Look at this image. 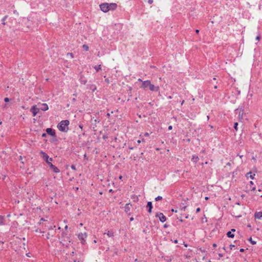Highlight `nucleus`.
I'll use <instances>...</instances> for the list:
<instances>
[{"label": "nucleus", "mask_w": 262, "mask_h": 262, "mask_svg": "<svg viewBox=\"0 0 262 262\" xmlns=\"http://www.w3.org/2000/svg\"><path fill=\"white\" fill-rule=\"evenodd\" d=\"M144 135L145 137H148V136H149V134L148 133H145Z\"/></svg>", "instance_id": "36"}, {"label": "nucleus", "mask_w": 262, "mask_h": 262, "mask_svg": "<svg viewBox=\"0 0 262 262\" xmlns=\"http://www.w3.org/2000/svg\"><path fill=\"white\" fill-rule=\"evenodd\" d=\"M186 206H184V207L182 208V209H183V210H185V209H186Z\"/></svg>", "instance_id": "48"}, {"label": "nucleus", "mask_w": 262, "mask_h": 262, "mask_svg": "<svg viewBox=\"0 0 262 262\" xmlns=\"http://www.w3.org/2000/svg\"><path fill=\"white\" fill-rule=\"evenodd\" d=\"M237 125H238L237 122H235L234 124V128L236 130H237Z\"/></svg>", "instance_id": "29"}, {"label": "nucleus", "mask_w": 262, "mask_h": 262, "mask_svg": "<svg viewBox=\"0 0 262 262\" xmlns=\"http://www.w3.org/2000/svg\"><path fill=\"white\" fill-rule=\"evenodd\" d=\"M138 80L139 81H141V82H142V81H143L141 80V79H140V78H139Z\"/></svg>", "instance_id": "54"}, {"label": "nucleus", "mask_w": 262, "mask_h": 262, "mask_svg": "<svg viewBox=\"0 0 262 262\" xmlns=\"http://www.w3.org/2000/svg\"><path fill=\"white\" fill-rule=\"evenodd\" d=\"M147 207H148V212L149 213H151V209H152V208L151 202H148L147 203Z\"/></svg>", "instance_id": "15"}, {"label": "nucleus", "mask_w": 262, "mask_h": 262, "mask_svg": "<svg viewBox=\"0 0 262 262\" xmlns=\"http://www.w3.org/2000/svg\"><path fill=\"white\" fill-rule=\"evenodd\" d=\"M129 148L130 149H133V147H129Z\"/></svg>", "instance_id": "63"}, {"label": "nucleus", "mask_w": 262, "mask_h": 262, "mask_svg": "<svg viewBox=\"0 0 262 262\" xmlns=\"http://www.w3.org/2000/svg\"><path fill=\"white\" fill-rule=\"evenodd\" d=\"M150 80H145V81H142L141 88H143V89H145L147 87H149V85H150Z\"/></svg>", "instance_id": "9"}, {"label": "nucleus", "mask_w": 262, "mask_h": 262, "mask_svg": "<svg viewBox=\"0 0 262 262\" xmlns=\"http://www.w3.org/2000/svg\"><path fill=\"white\" fill-rule=\"evenodd\" d=\"M113 111H112V112H111V113H107L106 114V116H107L108 118H109V117H110L111 114H113Z\"/></svg>", "instance_id": "30"}, {"label": "nucleus", "mask_w": 262, "mask_h": 262, "mask_svg": "<svg viewBox=\"0 0 262 262\" xmlns=\"http://www.w3.org/2000/svg\"><path fill=\"white\" fill-rule=\"evenodd\" d=\"M195 32H196V33H198L199 32V30L196 29V30H195Z\"/></svg>", "instance_id": "51"}, {"label": "nucleus", "mask_w": 262, "mask_h": 262, "mask_svg": "<svg viewBox=\"0 0 262 262\" xmlns=\"http://www.w3.org/2000/svg\"><path fill=\"white\" fill-rule=\"evenodd\" d=\"M71 168H72V169H74V170H76L75 166L74 165H72L71 166Z\"/></svg>", "instance_id": "37"}, {"label": "nucleus", "mask_w": 262, "mask_h": 262, "mask_svg": "<svg viewBox=\"0 0 262 262\" xmlns=\"http://www.w3.org/2000/svg\"><path fill=\"white\" fill-rule=\"evenodd\" d=\"M53 236V234L52 233H50V232L48 233V234L46 235V238L47 239H50L51 237H52Z\"/></svg>", "instance_id": "22"}, {"label": "nucleus", "mask_w": 262, "mask_h": 262, "mask_svg": "<svg viewBox=\"0 0 262 262\" xmlns=\"http://www.w3.org/2000/svg\"><path fill=\"white\" fill-rule=\"evenodd\" d=\"M129 205V204H126V205H125L126 209H128V210H129V208H128V205Z\"/></svg>", "instance_id": "39"}, {"label": "nucleus", "mask_w": 262, "mask_h": 262, "mask_svg": "<svg viewBox=\"0 0 262 262\" xmlns=\"http://www.w3.org/2000/svg\"><path fill=\"white\" fill-rule=\"evenodd\" d=\"M68 228V226L67 225H66L65 227H64V228L65 229H67Z\"/></svg>", "instance_id": "56"}, {"label": "nucleus", "mask_w": 262, "mask_h": 262, "mask_svg": "<svg viewBox=\"0 0 262 262\" xmlns=\"http://www.w3.org/2000/svg\"><path fill=\"white\" fill-rule=\"evenodd\" d=\"M213 247H216V245L215 244H214L213 245Z\"/></svg>", "instance_id": "64"}, {"label": "nucleus", "mask_w": 262, "mask_h": 262, "mask_svg": "<svg viewBox=\"0 0 262 262\" xmlns=\"http://www.w3.org/2000/svg\"><path fill=\"white\" fill-rule=\"evenodd\" d=\"M105 81L107 83H109V82H110V81H109V80H108V79H106L105 80Z\"/></svg>", "instance_id": "47"}, {"label": "nucleus", "mask_w": 262, "mask_h": 262, "mask_svg": "<svg viewBox=\"0 0 262 262\" xmlns=\"http://www.w3.org/2000/svg\"><path fill=\"white\" fill-rule=\"evenodd\" d=\"M248 175L250 174V176L249 177L251 179H254V176H255V174H253V175H252L251 174V172H250L249 173H247Z\"/></svg>", "instance_id": "28"}, {"label": "nucleus", "mask_w": 262, "mask_h": 262, "mask_svg": "<svg viewBox=\"0 0 262 262\" xmlns=\"http://www.w3.org/2000/svg\"><path fill=\"white\" fill-rule=\"evenodd\" d=\"M230 249L232 250L233 247H234V245H230Z\"/></svg>", "instance_id": "41"}, {"label": "nucleus", "mask_w": 262, "mask_h": 262, "mask_svg": "<svg viewBox=\"0 0 262 262\" xmlns=\"http://www.w3.org/2000/svg\"><path fill=\"white\" fill-rule=\"evenodd\" d=\"M156 216L158 217L160 221L162 223L165 222L166 220V216L162 213H159L157 214Z\"/></svg>", "instance_id": "7"}, {"label": "nucleus", "mask_w": 262, "mask_h": 262, "mask_svg": "<svg viewBox=\"0 0 262 262\" xmlns=\"http://www.w3.org/2000/svg\"><path fill=\"white\" fill-rule=\"evenodd\" d=\"M227 235L228 237L233 238L234 237V234L231 232V231H228L227 233Z\"/></svg>", "instance_id": "17"}, {"label": "nucleus", "mask_w": 262, "mask_h": 262, "mask_svg": "<svg viewBox=\"0 0 262 262\" xmlns=\"http://www.w3.org/2000/svg\"><path fill=\"white\" fill-rule=\"evenodd\" d=\"M104 234H106L109 237L114 236V233L110 231H108L107 233H104Z\"/></svg>", "instance_id": "20"}, {"label": "nucleus", "mask_w": 262, "mask_h": 262, "mask_svg": "<svg viewBox=\"0 0 262 262\" xmlns=\"http://www.w3.org/2000/svg\"><path fill=\"white\" fill-rule=\"evenodd\" d=\"M67 56H70V57H71V58H74V55H73V53H68L67 54Z\"/></svg>", "instance_id": "27"}, {"label": "nucleus", "mask_w": 262, "mask_h": 262, "mask_svg": "<svg viewBox=\"0 0 262 262\" xmlns=\"http://www.w3.org/2000/svg\"><path fill=\"white\" fill-rule=\"evenodd\" d=\"M260 38V35H258L256 37V39L257 40H259Z\"/></svg>", "instance_id": "34"}, {"label": "nucleus", "mask_w": 262, "mask_h": 262, "mask_svg": "<svg viewBox=\"0 0 262 262\" xmlns=\"http://www.w3.org/2000/svg\"><path fill=\"white\" fill-rule=\"evenodd\" d=\"M39 108L37 107L36 105H33L31 108V112L33 114V116L35 117L38 113Z\"/></svg>", "instance_id": "6"}, {"label": "nucleus", "mask_w": 262, "mask_h": 262, "mask_svg": "<svg viewBox=\"0 0 262 262\" xmlns=\"http://www.w3.org/2000/svg\"><path fill=\"white\" fill-rule=\"evenodd\" d=\"M252 159L253 160H254V161H255V160H256V159L255 158V157H253L252 158Z\"/></svg>", "instance_id": "58"}, {"label": "nucleus", "mask_w": 262, "mask_h": 262, "mask_svg": "<svg viewBox=\"0 0 262 262\" xmlns=\"http://www.w3.org/2000/svg\"><path fill=\"white\" fill-rule=\"evenodd\" d=\"M129 205V204H126V205H125L126 209H128V210H129V208H128V205Z\"/></svg>", "instance_id": "38"}, {"label": "nucleus", "mask_w": 262, "mask_h": 262, "mask_svg": "<svg viewBox=\"0 0 262 262\" xmlns=\"http://www.w3.org/2000/svg\"><path fill=\"white\" fill-rule=\"evenodd\" d=\"M257 195H259V196H260V197H262V194H261V193H257Z\"/></svg>", "instance_id": "46"}, {"label": "nucleus", "mask_w": 262, "mask_h": 262, "mask_svg": "<svg viewBox=\"0 0 262 262\" xmlns=\"http://www.w3.org/2000/svg\"><path fill=\"white\" fill-rule=\"evenodd\" d=\"M5 217L3 216L0 215V225L2 226L5 225Z\"/></svg>", "instance_id": "16"}, {"label": "nucleus", "mask_w": 262, "mask_h": 262, "mask_svg": "<svg viewBox=\"0 0 262 262\" xmlns=\"http://www.w3.org/2000/svg\"><path fill=\"white\" fill-rule=\"evenodd\" d=\"M148 3L149 4H151L153 3V0H148Z\"/></svg>", "instance_id": "35"}, {"label": "nucleus", "mask_w": 262, "mask_h": 262, "mask_svg": "<svg viewBox=\"0 0 262 262\" xmlns=\"http://www.w3.org/2000/svg\"><path fill=\"white\" fill-rule=\"evenodd\" d=\"M168 98V99H171L172 97L171 96H169Z\"/></svg>", "instance_id": "61"}, {"label": "nucleus", "mask_w": 262, "mask_h": 262, "mask_svg": "<svg viewBox=\"0 0 262 262\" xmlns=\"http://www.w3.org/2000/svg\"><path fill=\"white\" fill-rule=\"evenodd\" d=\"M239 251L240 252H244V249H243V248H241V249H240Z\"/></svg>", "instance_id": "45"}, {"label": "nucleus", "mask_w": 262, "mask_h": 262, "mask_svg": "<svg viewBox=\"0 0 262 262\" xmlns=\"http://www.w3.org/2000/svg\"><path fill=\"white\" fill-rule=\"evenodd\" d=\"M90 89L94 92L96 90V86L95 85H92L90 86Z\"/></svg>", "instance_id": "25"}, {"label": "nucleus", "mask_w": 262, "mask_h": 262, "mask_svg": "<svg viewBox=\"0 0 262 262\" xmlns=\"http://www.w3.org/2000/svg\"><path fill=\"white\" fill-rule=\"evenodd\" d=\"M191 160L194 162V163H197L199 160V158L198 156L195 155H194L192 156V158H191Z\"/></svg>", "instance_id": "14"}, {"label": "nucleus", "mask_w": 262, "mask_h": 262, "mask_svg": "<svg viewBox=\"0 0 262 262\" xmlns=\"http://www.w3.org/2000/svg\"><path fill=\"white\" fill-rule=\"evenodd\" d=\"M171 211L174 212H177V210H174L173 209H171Z\"/></svg>", "instance_id": "44"}, {"label": "nucleus", "mask_w": 262, "mask_h": 262, "mask_svg": "<svg viewBox=\"0 0 262 262\" xmlns=\"http://www.w3.org/2000/svg\"><path fill=\"white\" fill-rule=\"evenodd\" d=\"M248 240H249V241H250V242H251V243L252 245H255V244H256V242L253 241L252 240V237H250L249 238V239H248Z\"/></svg>", "instance_id": "24"}, {"label": "nucleus", "mask_w": 262, "mask_h": 262, "mask_svg": "<svg viewBox=\"0 0 262 262\" xmlns=\"http://www.w3.org/2000/svg\"><path fill=\"white\" fill-rule=\"evenodd\" d=\"M40 109L43 111H47L49 109L48 104L47 103L41 104Z\"/></svg>", "instance_id": "12"}, {"label": "nucleus", "mask_w": 262, "mask_h": 262, "mask_svg": "<svg viewBox=\"0 0 262 262\" xmlns=\"http://www.w3.org/2000/svg\"><path fill=\"white\" fill-rule=\"evenodd\" d=\"M101 64H99L98 66H95L94 68L95 69L96 72H98L99 71L101 70Z\"/></svg>", "instance_id": "19"}, {"label": "nucleus", "mask_w": 262, "mask_h": 262, "mask_svg": "<svg viewBox=\"0 0 262 262\" xmlns=\"http://www.w3.org/2000/svg\"><path fill=\"white\" fill-rule=\"evenodd\" d=\"M99 7L102 11L106 13L109 11H113L115 10L117 7V5L116 3H104L100 4Z\"/></svg>", "instance_id": "2"}, {"label": "nucleus", "mask_w": 262, "mask_h": 262, "mask_svg": "<svg viewBox=\"0 0 262 262\" xmlns=\"http://www.w3.org/2000/svg\"><path fill=\"white\" fill-rule=\"evenodd\" d=\"M131 198L134 200V202H137L139 200L138 196L135 194L133 195Z\"/></svg>", "instance_id": "18"}, {"label": "nucleus", "mask_w": 262, "mask_h": 262, "mask_svg": "<svg viewBox=\"0 0 262 262\" xmlns=\"http://www.w3.org/2000/svg\"><path fill=\"white\" fill-rule=\"evenodd\" d=\"M87 237V233L86 232L84 233H80L78 234V238L81 241L82 244H84L85 242V239Z\"/></svg>", "instance_id": "5"}, {"label": "nucleus", "mask_w": 262, "mask_h": 262, "mask_svg": "<svg viewBox=\"0 0 262 262\" xmlns=\"http://www.w3.org/2000/svg\"><path fill=\"white\" fill-rule=\"evenodd\" d=\"M162 199V197L161 196H158L157 197H156L155 198V200L156 201H159V200H161Z\"/></svg>", "instance_id": "26"}, {"label": "nucleus", "mask_w": 262, "mask_h": 262, "mask_svg": "<svg viewBox=\"0 0 262 262\" xmlns=\"http://www.w3.org/2000/svg\"><path fill=\"white\" fill-rule=\"evenodd\" d=\"M39 154L54 172L59 173L60 172L59 169L52 163L51 162L53 161L52 158H49V156L43 151H40Z\"/></svg>", "instance_id": "1"}, {"label": "nucleus", "mask_w": 262, "mask_h": 262, "mask_svg": "<svg viewBox=\"0 0 262 262\" xmlns=\"http://www.w3.org/2000/svg\"><path fill=\"white\" fill-rule=\"evenodd\" d=\"M55 226H54L53 227L52 226H51L49 227L48 228H49V230H53V228H55Z\"/></svg>", "instance_id": "32"}, {"label": "nucleus", "mask_w": 262, "mask_h": 262, "mask_svg": "<svg viewBox=\"0 0 262 262\" xmlns=\"http://www.w3.org/2000/svg\"><path fill=\"white\" fill-rule=\"evenodd\" d=\"M137 143H141V141L140 140H138L137 141Z\"/></svg>", "instance_id": "57"}, {"label": "nucleus", "mask_w": 262, "mask_h": 262, "mask_svg": "<svg viewBox=\"0 0 262 262\" xmlns=\"http://www.w3.org/2000/svg\"><path fill=\"white\" fill-rule=\"evenodd\" d=\"M236 111H238V118L239 119L241 120L243 119L244 110L242 108H238L236 110Z\"/></svg>", "instance_id": "10"}, {"label": "nucleus", "mask_w": 262, "mask_h": 262, "mask_svg": "<svg viewBox=\"0 0 262 262\" xmlns=\"http://www.w3.org/2000/svg\"><path fill=\"white\" fill-rule=\"evenodd\" d=\"M42 137H46V134L45 133H43V134H42Z\"/></svg>", "instance_id": "49"}, {"label": "nucleus", "mask_w": 262, "mask_h": 262, "mask_svg": "<svg viewBox=\"0 0 262 262\" xmlns=\"http://www.w3.org/2000/svg\"><path fill=\"white\" fill-rule=\"evenodd\" d=\"M4 101L6 102H9V99L8 98L6 97V98H5L4 99Z\"/></svg>", "instance_id": "31"}, {"label": "nucleus", "mask_w": 262, "mask_h": 262, "mask_svg": "<svg viewBox=\"0 0 262 262\" xmlns=\"http://www.w3.org/2000/svg\"><path fill=\"white\" fill-rule=\"evenodd\" d=\"M255 190V187H253V188L252 189V190H251L254 191V190Z\"/></svg>", "instance_id": "60"}, {"label": "nucleus", "mask_w": 262, "mask_h": 262, "mask_svg": "<svg viewBox=\"0 0 262 262\" xmlns=\"http://www.w3.org/2000/svg\"><path fill=\"white\" fill-rule=\"evenodd\" d=\"M254 216L255 219H261L262 218V212H257L255 213Z\"/></svg>", "instance_id": "13"}, {"label": "nucleus", "mask_w": 262, "mask_h": 262, "mask_svg": "<svg viewBox=\"0 0 262 262\" xmlns=\"http://www.w3.org/2000/svg\"><path fill=\"white\" fill-rule=\"evenodd\" d=\"M174 242V243H178V240H177V239L175 240Z\"/></svg>", "instance_id": "62"}, {"label": "nucleus", "mask_w": 262, "mask_h": 262, "mask_svg": "<svg viewBox=\"0 0 262 262\" xmlns=\"http://www.w3.org/2000/svg\"><path fill=\"white\" fill-rule=\"evenodd\" d=\"M149 89L151 91L153 92H158L160 89L159 86H155L154 84H151V82L150 83Z\"/></svg>", "instance_id": "8"}, {"label": "nucleus", "mask_w": 262, "mask_h": 262, "mask_svg": "<svg viewBox=\"0 0 262 262\" xmlns=\"http://www.w3.org/2000/svg\"><path fill=\"white\" fill-rule=\"evenodd\" d=\"M8 17V16L7 15H6L5 16L3 19H2V24L4 25H5L6 23H5V20H6V19Z\"/></svg>", "instance_id": "21"}, {"label": "nucleus", "mask_w": 262, "mask_h": 262, "mask_svg": "<svg viewBox=\"0 0 262 262\" xmlns=\"http://www.w3.org/2000/svg\"><path fill=\"white\" fill-rule=\"evenodd\" d=\"M184 103V100H182V101L181 102V105H183V103Z\"/></svg>", "instance_id": "55"}, {"label": "nucleus", "mask_w": 262, "mask_h": 262, "mask_svg": "<svg viewBox=\"0 0 262 262\" xmlns=\"http://www.w3.org/2000/svg\"><path fill=\"white\" fill-rule=\"evenodd\" d=\"M231 231V232H235V229H232Z\"/></svg>", "instance_id": "50"}, {"label": "nucleus", "mask_w": 262, "mask_h": 262, "mask_svg": "<svg viewBox=\"0 0 262 262\" xmlns=\"http://www.w3.org/2000/svg\"><path fill=\"white\" fill-rule=\"evenodd\" d=\"M45 221V220H44L43 219H42H42H40V222H39V223H40V224H41V222H42V221Z\"/></svg>", "instance_id": "43"}, {"label": "nucleus", "mask_w": 262, "mask_h": 262, "mask_svg": "<svg viewBox=\"0 0 262 262\" xmlns=\"http://www.w3.org/2000/svg\"><path fill=\"white\" fill-rule=\"evenodd\" d=\"M205 199L206 200H208L209 199V197H208V196H206V197L205 198Z\"/></svg>", "instance_id": "52"}, {"label": "nucleus", "mask_w": 262, "mask_h": 262, "mask_svg": "<svg viewBox=\"0 0 262 262\" xmlns=\"http://www.w3.org/2000/svg\"><path fill=\"white\" fill-rule=\"evenodd\" d=\"M201 152L203 153V154H205V150H203L201 151Z\"/></svg>", "instance_id": "53"}, {"label": "nucleus", "mask_w": 262, "mask_h": 262, "mask_svg": "<svg viewBox=\"0 0 262 262\" xmlns=\"http://www.w3.org/2000/svg\"><path fill=\"white\" fill-rule=\"evenodd\" d=\"M70 124V122L68 120H62L60 121L58 124L57 125L58 129L62 132H67L69 130V125Z\"/></svg>", "instance_id": "3"}, {"label": "nucleus", "mask_w": 262, "mask_h": 262, "mask_svg": "<svg viewBox=\"0 0 262 262\" xmlns=\"http://www.w3.org/2000/svg\"><path fill=\"white\" fill-rule=\"evenodd\" d=\"M46 132L49 134L50 135L52 136H54L55 135V133L54 130H53L51 128H48L46 129Z\"/></svg>", "instance_id": "11"}, {"label": "nucleus", "mask_w": 262, "mask_h": 262, "mask_svg": "<svg viewBox=\"0 0 262 262\" xmlns=\"http://www.w3.org/2000/svg\"><path fill=\"white\" fill-rule=\"evenodd\" d=\"M82 48L83 49L85 50V51H88L89 49V48L88 47V46H87L86 45H83L82 46Z\"/></svg>", "instance_id": "23"}, {"label": "nucleus", "mask_w": 262, "mask_h": 262, "mask_svg": "<svg viewBox=\"0 0 262 262\" xmlns=\"http://www.w3.org/2000/svg\"><path fill=\"white\" fill-rule=\"evenodd\" d=\"M122 179V176H120L119 177V179L121 180Z\"/></svg>", "instance_id": "59"}, {"label": "nucleus", "mask_w": 262, "mask_h": 262, "mask_svg": "<svg viewBox=\"0 0 262 262\" xmlns=\"http://www.w3.org/2000/svg\"><path fill=\"white\" fill-rule=\"evenodd\" d=\"M61 243L63 245L68 247L69 246L71 243L70 237L67 236V234L65 233L62 234V239Z\"/></svg>", "instance_id": "4"}, {"label": "nucleus", "mask_w": 262, "mask_h": 262, "mask_svg": "<svg viewBox=\"0 0 262 262\" xmlns=\"http://www.w3.org/2000/svg\"><path fill=\"white\" fill-rule=\"evenodd\" d=\"M87 81L86 80H81V82L85 84L86 83Z\"/></svg>", "instance_id": "33"}, {"label": "nucleus", "mask_w": 262, "mask_h": 262, "mask_svg": "<svg viewBox=\"0 0 262 262\" xmlns=\"http://www.w3.org/2000/svg\"><path fill=\"white\" fill-rule=\"evenodd\" d=\"M200 211V208H198L196 210V213H198Z\"/></svg>", "instance_id": "40"}, {"label": "nucleus", "mask_w": 262, "mask_h": 262, "mask_svg": "<svg viewBox=\"0 0 262 262\" xmlns=\"http://www.w3.org/2000/svg\"><path fill=\"white\" fill-rule=\"evenodd\" d=\"M172 128V126L171 125H170L168 126V129L169 130H171Z\"/></svg>", "instance_id": "42"}]
</instances>
